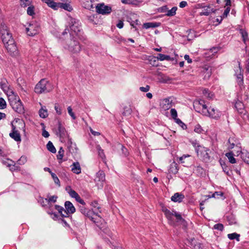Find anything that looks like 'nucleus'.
<instances>
[{"label":"nucleus","instance_id":"52","mask_svg":"<svg viewBox=\"0 0 249 249\" xmlns=\"http://www.w3.org/2000/svg\"><path fill=\"white\" fill-rule=\"evenodd\" d=\"M123 4H135L137 1V0H121Z\"/></svg>","mask_w":249,"mask_h":249},{"label":"nucleus","instance_id":"41","mask_svg":"<svg viewBox=\"0 0 249 249\" xmlns=\"http://www.w3.org/2000/svg\"><path fill=\"white\" fill-rule=\"evenodd\" d=\"M132 109L130 107H124V111L122 112V115L124 116H127L131 114Z\"/></svg>","mask_w":249,"mask_h":249},{"label":"nucleus","instance_id":"5","mask_svg":"<svg viewBox=\"0 0 249 249\" xmlns=\"http://www.w3.org/2000/svg\"><path fill=\"white\" fill-rule=\"evenodd\" d=\"M0 37L2 42L7 43L11 39H14L9 28L4 23H1L0 26Z\"/></svg>","mask_w":249,"mask_h":249},{"label":"nucleus","instance_id":"17","mask_svg":"<svg viewBox=\"0 0 249 249\" xmlns=\"http://www.w3.org/2000/svg\"><path fill=\"white\" fill-rule=\"evenodd\" d=\"M241 154H244V153L242 151L241 145H239L232 149L229 150V152L226 153L225 156H240Z\"/></svg>","mask_w":249,"mask_h":249},{"label":"nucleus","instance_id":"24","mask_svg":"<svg viewBox=\"0 0 249 249\" xmlns=\"http://www.w3.org/2000/svg\"><path fill=\"white\" fill-rule=\"evenodd\" d=\"M178 164L175 161L171 163L168 169V173L169 174H176L178 172Z\"/></svg>","mask_w":249,"mask_h":249},{"label":"nucleus","instance_id":"51","mask_svg":"<svg viewBox=\"0 0 249 249\" xmlns=\"http://www.w3.org/2000/svg\"><path fill=\"white\" fill-rule=\"evenodd\" d=\"M51 175L52 178H53V180L54 183L58 185V186H60V181H59L58 178L56 176V175L53 173H51Z\"/></svg>","mask_w":249,"mask_h":249},{"label":"nucleus","instance_id":"39","mask_svg":"<svg viewBox=\"0 0 249 249\" xmlns=\"http://www.w3.org/2000/svg\"><path fill=\"white\" fill-rule=\"evenodd\" d=\"M239 237L240 235L239 234H237L236 232H234L232 233H230L228 234V237L230 240H233L236 239L237 241H239Z\"/></svg>","mask_w":249,"mask_h":249},{"label":"nucleus","instance_id":"35","mask_svg":"<svg viewBox=\"0 0 249 249\" xmlns=\"http://www.w3.org/2000/svg\"><path fill=\"white\" fill-rule=\"evenodd\" d=\"M44 107V108L43 107H42L39 110V116L43 119L47 118L48 116V111L46 109V107Z\"/></svg>","mask_w":249,"mask_h":249},{"label":"nucleus","instance_id":"3","mask_svg":"<svg viewBox=\"0 0 249 249\" xmlns=\"http://www.w3.org/2000/svg\"><path fill=\"white\" fill-rule=\"evenodd\" d=\"M70 24L71 37H73L75 36V37L77 36L80 40L82 41L85 40L86 37L84 35L83 32L79 23V21L75 18H71Z\"/></svg>","mask_w":249,"mask_h":249},{"label":"nucleus","instance_id":"21","mask_svg":"<svg viewBox=\"0 0 249 249\" xmlns=\"http://www.w3.org/2000/svg\"><path fill=\"white\" fill-rule=\"evenodd\" d=\"M0 87L1 89L6 93L10 91V88L7 79L5 78L1 79L0 82Z\"/></svg>","mask_w":249,"mask_h":249},{"label":"nucleus","instance_id":"42","mask_svg":"<svg viewBox=\"0 0 249 249\" xmlns=\"http://www.w3.org/2000/svg\"><path fill=\"white\" fill-rule=\"evenodd\" d=\"M118 147L121 149L122 154L124 156H127L129 154L127 149L121 143L118 144Z\"/></svg>","mask_w":249,"mask_h":249},{"label":"nucleus","instance_id":"6","mask_svg":"<svg viewBox=\"0 0 249 249\" xmlns=\"http://www.w3.org/2000/svg\"><path fill=\"white\" fill-rule=\"evenodd\" d=\"M67 46L66 48L72 53H78L81 50V45L75 36L71 37L70 42Z\"/></svg>","mask_w":249,"mask_h":249},{"label":"nucleus","instance_id":"60","mask_svg":"<svg viewBox=\"0 0 249 249\" xmlns=\"http://www.w3.org/2000/svg\"><path fill=\"white\" fill-rule=\"evenodd\" d=\"M57 196H50L48 199H46L48 202L54 203L56 201Z\"/></svg>","mask_w":249,"mask_h":249},{"label":"nucleus","instance_id":"64","mask_svg":"<svg viewBox=\"0 0 249 249\" xmlns=\"http://www.w3.org/2000/svg\"><path fill=\"white\" fill-rule=\"evenodd\" d=\"M230 10H231L230 7L229 6H227V7L225 10L224 13L223 14L222 17L223 18L227 17L228 15L229 14Z\"/></svg>","mask_w":249,"mask_h":249},{"label":"nucleus","instance_id":"27","mask_svg":"<svg viewBox=\"0 0 249 249\" xmlns=\"http://www.w3.org/2000/svg\"><path fill=\"white\" fill-rule=\"evenodd\" d=\"M189 242L193 249H202V244L199 242H196L195 238H191L189 240Z\"/></svg>","mask_w":249,"mask_h":249},{"label":"nucleus","instance_id":"45","mask_svg":"<svg viewBox=\"0 0 249 249\" xmlns=\"http://www.w3.org/2000/svg\"><path fill=\"white\" fill-rule=\"evenodd\" d=\"M27 14L29 16H33L35 15V7L33 5L29 6L27 8Z\"/></svg>","mask_w":249,"mask_h":249},{"label":"nucleus","instance_id":"23","mask_svg":"<svg viewBox=\"0 0 249 249\" xmlns=\"http://www.w3.org/2000/svg\"><path fill=\"white\" fill-rule=\"evenodd\" d=\"M42 1L45 2L47 5L53 9V10H57L59 8V2H56L53 0H41Z\"/></svg>","mask_w":249,"mask_h":249},{"label":"nucleus","instance_id":"13","mask_svg":"<svg viewBox=\"0 0 249 249\" xmlns=\"http://www.w3.org/2000/svg\"><path fill=\"white\" fill-rule=\"evenodd\" d=\"M10 106L16 112L19 114H23L24 113V108L20 99L18 102H15L13 104L11 103Z\"/></svg>","mask_w":249,"mask_h":249},{"label":"nucleus","instance_id":"11","mask_svg":"<svg viewBox=\"0 0 249 249\" xmlns=\"http://www.w3.org/2000/svg\"><path fill=\"white\" fill-rule=\"evenodd\" d=\"M65 211L64 213L62 214V217H69V214H72L75 212V208L73 205L69 201H66L65 202Z\"/></svg>","mask_w":249,"mask_h":249},{"label":"nucleus","instance_id":"19","mask_svg":"<svg viewBox=\"0 0 249 249\" xmlns=\"http://www.w3.org/2000/svg\"><path fill=\"white\" fill-rule=\"evenodd\" d=\"M105 181V174L103 171H99L96 173L95 181L97 184L100 183L101 185H103V183Z\"/></svg>","mask_w":249,"mask_h":249},{"label":"nucleus","instance_id":"20","mask_svg":"<svg viewBox=\"0 0 249 249\" xmlns=\"http://www.w3.org/2000/svg\"><path fill=\"white\" fill-rule=\"evenodd\" d=\"M9 92V94H8V93L7 94L8 96V101L10 105L11 103L13 104L15 102L19 101V97L17 93L14 92L13 90L10 91Z\"/></svg>","mask_w":249,"mask_h":249},{"label":"nucleus","instance_id":"59","mask_svg":"<svg viewBox=\"0 0 249 249\" xmlns=\"http://www.w3.org/2000/svg\"><path fill=\"white\" fill-rule=\"evenodd\" d=\"M195 106L196 107H197V106H199L200 107H201V106L205 103V102L204 100L200 99L198 101H195Z\"/></svg>","mask_w":249,"mask_h":249},{"label":"nucleus","instance_id":"34","mask_svg":"<svg viewBox=\"0 0 249 249\" xmlns=\"http://www.w3.org/2000/svg\"><path fill=\"white\" fill-rule=\"evenodd\" d=\"M206 9L204 8V10L200 13V16H209L211 13L214 12V10H213V9L211 8L209 5L206 6Z\"/></svg>","mask_w":249,"mask_h":249},{"label":"nucleus","instance_id":"47","mask_svg":"<svg viewBox=\"0 0 249 249\" xmlns=\"http://www.w3.org/2000/svg\"><path fill=\"white\" fill-rule=\"evenodd\" d=\"M150 64L153 66H157L156 64L157 58L154 56H150L148 59Z\"/></svg>","mask_w":249,"mask_h":249},{"label":"nucleus","instance_id":"1","mask_svg":"<svg viewBox=\"0 0 249 249\" xmlns=\"http://www.w3.org/2000/svg\"><path fill=\"white\" fill-rule=\"evenodd\" d=\"M85 205L79 206L78 210L81 213L89 218L91 221L94 223L99 228L102 230L104 232L112 238V233L110 230L106 228V223L103 219L98 214L93 211L89 210L85 207Z\"/></svg>","mask_w":249,"mask_h":249},{"label":"nucleus","instance_id":"57","mask_svg":"<svg viewBox=\"0 0 249 249\" xmlns=\"http://www.w3.org/2000/svg\"><path fill=\"white\" fill-rule=\"evenodd\" d=\"M224 193L222 192H215L212 195V196L213 198H218L219 196H223Z\"/></svg>","mask_w":249,"mask_h":249},{"label":"nucleus","instance_id":"7","mask_svg":"<svg viewBox=\"0 0 249 249\" xmlns=\"http://www.w3.org/2000/svg\"><path fill=\"white\" fill-rule=\"evenodd\" d=\"M8 53L13 56L16 57L18 54V51L14 39H11L7 43H4Z\"/></svg>","mask_w":249,"mask_h":249},{"label":"nucleus","instance_id":"58","mask_svg":"<svg viewBox=\"0 0 249 249\" xmlns=\"http://www.w3.org/2000/svg\"><path fill=\"white\" fill-rule=\"evenodd\" d=\"M20 5L22 7H25L30 5V2L29 0H20Z\"/></svg>","mask_w":249,"mask_h":249},{"label":"nucleus","instance_id":"30","mask_svg":"<svg viewBox=\"0 0 249 249\" xmlns=\"http://www.w3.org/2000/svg\"><path fill=\"white\" fill-rule=\"evenodd\" d=\"M71 171L76 174H79L81 173V169L79 162H76L73 163L71 165Z\"/></svg>","mask_w":249,"mask_h":249},{"label":"nucleus","instance_id":"40","mask_svg":"<svg viewBox=\"0 0 249 249\" xmlns=\"http://www.w3.org/2000/svg\"><path fill=\"white\" fill-rule=\"evenodd\" d=\"M84 2V7L86 9H91L93 8V4L91 0H85Z\"/></svg>","mask_w":249,"mask_h":249},{"label":"nucleus","instance_id":"56","mask_svg":"<svg viewBox=\"0 0 249 249\" xmlns=\"http://www.w3.org/2000/svg\"><path fill=\"white\" fill-rule=\"evenodd\" d=\"M54 109L56 111V112L58 115H61L62 114V108L59 106V104L57 103L55 104Z\"/></svg>","mask_w":249,"mask_h":249},{"label":"nucleus","instance_id":"53","mask_svg":"<svg viewBox=\"0 0 249 249\" xmlns=\"http://www.w3.org/2000/svg\"><path fill=\"white\" fill-rule=\"evenodd\" d=\"M6 107V103L3 98H0V109H3Z\"/></svg>","mask_w":249,"mask_h":249},{"label":"nucleus","instance_id":"33","mask_svg":"<svg viewBox=\"0 0 249 249\" xmlns=\"http://www.w3.org/2000/svg\"><path fill=\"white\" fill-rule=\"evenodd\" d=\"M59 8H61L69 12H71L72 10V7L67 2H59Z\"/></svg>","mask_w":249,"mask_h":249},{"label":"nucleus","instance_id":"12","mask_svg":"<svg viewBox=\"0 0 249 249\" xmlns=\"http://www.w3.org/2000/svg\"><path fill=\"white\" fill-rule=\"evenodd\" d=\"M205 112H207L206 116H208L209 117L215 120H218L219 118H220L221 114L220 111L216 109H215L214 107H210L208 111L207 110Z\"/></svg>","mask_w":249,"mask_h":249},{"label":"nucleus","instance_id":"54","mask_svg":"<svg viewBox=\"0 0 249 249\" xmlns=\"http://www.w3.org/2000/svg\"><path fill=\"white\" fill-rule=\"evenodd\" d=\"M68 111L69 114L71 116L72 119L73 120H75L76 118V117L75 115L74 112H73L72 109V108L70 106L68 107Z\"/></svg>","mask_w":249,"mask_h":249},{"label":"nucleus","instance_id":"49","mask_svg":"<svg viewBox=\"0 0 249 249\" xmlns=\"http://www.w3.org/2000/svg\"><path fill=\"white\" fill-rule=\"evenodd\" d=\"M171 115L172 118L175 121L178 118V113L175 108H172L170 110Z\"/></svg>","mask_w":249,"mask_h":249},{"label":"nucleus","instance_id":"15","mask_svg":"<svg viewBox=\"0 0 249 249\" xmlns=\"http://www.w3.org/2000/svg\"><path fill=\"white\" fill-rule=\"evenodd\" d=\"M12 132L9 134L11 138L13 139L16 142H21V136L18 131L16 130V126L11 123Z\"/></svg>","mask_w":249,"mask_h":249},{"label":"nucleus","instance_id":"48","mask_svg":"<svg viewBox=\"0 0 249 249\" xmlns=\"http://www.w3.org/2000/svg\"><path fill=\"white\" fill-rule=\"evenodd\" d=\"M202 92L205 96L208 98H213V95L211 93L209 90L207 89H204Z\"/></svg>","mask_w":249,"mask_h":249},{"label":"nucleus","instance_id":"43","mask_svg":"<svg viewBox=\"0 0 249 249\" xmlns=\"http://www.w3.org/2000/svg\"><path fill=\"white\" fill-rule=\"evenodd\" d=\"M229 144H235V145H240V143L239 142L238 140L234 137H231L228 140Z\"/></svg>","mask_w":249,"mask_h":249},{"label":"nucleus","instance_id":"26","mask_svg":"<svg viewBox=\"0 0 249 249\" xmlns=\"http://www.w3.org/2000/svg\"><path fill=\"white\" fill-rule=\"evenodd\" d=\"M161 25L160 22H146L143 23L142 27L145 29H149L150 28H154L160 26Z\"/></svg>","mask_w":249,"mask_h":249},{"label":"nucleus","instance_id":"8","mask_svg":"<svg viewBox=\"0 0 249 249\" xmlns=\"http://www.w3.org/2000/svg\"><path fill=\"white\" fill-rule=\"evenodd\" d=\"M40 30V26L36 22H31L29 26L26 28V32L29 36H33L39 33Z\"/></svg>","mask_w":249,"mask_h":249},{"label":"nucleus","instance_id":"46","mask_svg":"<svg viewBox=\"0 0 249 249\" xmlns=\"http://www.w3.org/2000/svg\"><path fill=\"white\" fill-rule=\"evenodd\" d=\"M194 131L197 133H203L204 130L199 124H197L195 126Z\"/></svg>","mask_w":249,"mask_h":249},{"label":"nucleus","instance_id":"61","mask_svg":"<svg viewBox=\"0 0 249 249\" xmlns=\"http://www.w3.org/2000/svg\"><path fill=\"white\" fill-rule=\"evenodd\" d=\"M207 110H209V109H208V107H207V106H206V105L205 104H204L202 106H201V111H202V113L203 114V115H207V112H205V111H206Z\"/></svg>","mask_w":249,"mask_h":249},{"label":"nucleus","instance_id":"44","mask_svg":"<svg viewBox=\"0 0 249 249\" xmlns=\"http://www.w3.org/2000/svg\"><path fill=\"white\" fill-rule=\"evenodd\" d=\"M175 122L178 124L183 130H186L187 128V125L185 124L180 119H176Z\"/></svg>","mask_w":249,"mask_h":249},{"label":"nucleus","instance_id":"4","mask_svg":"<svg viewBox=\"0 0 249 249\" xmlns=\"http://www.w3.org/2000/svg\"><path fill=\"white\" fill-rule=\"evenodd\" d=\"M53 89L52 84L46 79H42L36 86L35 92L37 94L47 93Z\"/></svg>","mask_w":249,"mask_h":249},{"label":"nucleus","instance_id":"37","mask_svg":"<svg viewBox=\"0 0 249 249\" xmlns=\"http://www.w3.org/2000/svg\"><path fill=\"white\" fill-rule=\"evenodd\" d=\"M178 9L177 7H173L171 9L167 10V13L165 14L166 16L168 17L174 16L176 14V11Z\"/></svg>","mask_w":249,"mask_h":249},{"label":"nucleus","instance_id":"55","mask_svg":"<svg viewBox=\"0 0 249 249\" xmlns=\"http://www.w3.org/2000/svg\"><path fill=\"white\" fill-rule=\"evenodd\" d=\"M213 229L220 231H222L224 230V226L222 224L218 223L214 225Z\"/></svg>","mask_w":249,"mask_h":249},{"label":"nucleus","instance_id":"28","mask_svg":"<svg viewBox=\"0 0 249 249\" xmlns=\"http://www.w3.org/2000/svg\"><path fill=\"white\" fill-rule=\"evenodd\" d=\"M78 149L75 147V145H70L68 146V153L69 156H75L78 153Z\"/></svg>","mask_w":249,"mask_h":249},{"label":"nucleus","instance_id":"62","mask_svg":"<svg viewBox=\"0 0 249 249\" xmlns=\"http://www.w3.org/2000/svg\"><path fill=\"white\" fill-rule=\"evenodd\" d=\"M187 157H177V158L176 159H174V161H175L176 162L177 161L179 163H184V161H183V159L185 158H187Z\"/></svg>","mask_w":249,"mask_h":249},{"label":"nucleus","instance_id":"10","mask_svg":"<svg viewBox=\"0 0 249 249\" xmlns=\"http://www.w3.org/2000/svg\"><path fill=\"white\" fill-rule=\"evenodd\" d=\"M56 134L60 137V139L64 140L68 136V133L66 131L64 125L59 120L57 122V131Z\"/></svg>","mask_w":249,"mask_h":249},{"label":"nucleus","instance_id":"9","mask_svg":"<svg viewBox=\"0 0 249 249\" xmlns=\"http://www.w3.org/2000/svg\"><path fill=\"white\" fill-rule=\"evenodd\" d=\"M95 8L97 13L103 15H108L112 11L111 7L106 5L104 3H98Z\"/></svg>","mask_w":249,"mask_h":249},{"label":"nucleus","instance_id":"2","mask_svg":"<svg viewBox=\"0 0 249 249\" xmlns=\"http://www.w3.org/2000/svg\"><path fill=\"white\" fill-rule=\"evenodd\" d=\"M162 211L170 225L174 226L176 225L173 218L174 216H175L176 218L177 222L179 223L184 229L187 228L188 225L187 222L182 217L181 215L179 213L174 211L171 212L170 210L166 208L163 209Z\"/></svg>","mask_w":249,"mask_h":249},{"label":"nucleus","instance_id":"63","mask_svg":"<svg viewBox=\"0 0 249 249\" xmlns=\"http://www.w3.org/2000/svg\"><path fill=\"white\" fill-rule=\"evenodd\" d=\"M96 149L98 152L99 156H102V155L105 156L104 153V150L102 149L101 147L99 145H97Z\"/></svg>","mask_w":249,"mask_h":249},{"label":"nucleus","instance_id":"18","mask_svg":"<svg viewBox=\"0 0 249 249\" xmlns=\"http://www.w3.org/2000/svg\"><path fill=\"white\" fill-rule=\"evenodd\" d=\"M210 150L206 147L202 146L199 144H197V147H196V152L197 155L200 156H208Z\"/></svg>","mask_w":249,"mask_h":249},{"label":"nucleus","instance_id":"32","mask_svg":"<svg viewBox=\"0 0 249 249\" xmlns=\"http://www.w3.org/2000/svg\"><path fill=\"white\" fill-rule=\"evenodd\" d=\"M157 58L158 60H160V61H163L164 60L173 61L174 60V58H171L169 55L162 53H158Z\"/></svg>","mask_w":249,"mask_h":249},{"label":"nucleus","instance_id":"22","mask_svg":"<svg viewBox=\"0 0 249 249\" xmlns=\"http://www.w3.org/2000/svg\"><path fill=\"white\" fill-rule=\"evenodd\" d=\"M184 198L185 196L183 194L176 193L171 197V199L174 202L180 203Z\"/></svg>","mask_w":249,"mask_h":249},{"label":"nucleus","instance_id":"50","mask_svg":"<svg viewBox=\"0 0 249 249\" xmlns=\"http://www.w3.org/2000/svg\"><path fill=\"white\" fill-rule=\"evenodd\" d=\"M55 209L58 211V213L62 217V214L64 213V211H65L64 208L61 206L55 205Z\"/></svg>","mask_w":249,"mask_h":249},{"label":"nucleus","instance_id":"16","mask_svg":"<svg viewBox=\"0 0 249 249\" xmlns=\"http://www.w3.org/2000/svg\"><path fill=\"white\" fill-rule=\"evenodd\" d=\"M243 71H244L243 69H241V72L239 71V73L236 74V82L240 90H242L245 89V86L244 85Z\"/></svg>","mask_w":249,"mask_h":249},{"label":"nucleus","instance_id":"31","mask_svg":"<svg viewBox=\"0 0 249 249\" xmlns=\"http://www.w3.org/2000/svg\"><path fill=\"white\" fill-rule=\"evenodd\" d=\"M66 191L71 197L74 198L75 199L79 196L77 192L71 188V186L66 187Z\"/></svg>","mask_w":249,"mask_h":249},{"label":"nucleus","instance_id":"36","mask_svg":"<svg viewBox=\"0 0 249 249\" xmlns=\"http://www.w3.org/2000/svg\"><path fill=\"white\" fill-rule=\"evenodd\" d=\"M128 21L130 23V25L135 29V31L138 33V29L136 25L140 24L139 23V20L138 19L133 20L131 18H130L128 19Z\"/></svg>","mask_w":249,"mask_h":249},{"label":"nucleus","instance_id":"29","mask_svg":"<svg viewBox=\"0 0 249 249\" xmlns=\"http://www.w3.org/2000/svg\"><path fill=\"white\" fill-rule=\"evenodd\" d=\"M239 33L242 36V40L244 43L246 45L247 42L249 40L247 32L244 29H240Z\"/></svg>","mask_w":249,"mask_h":249},{"label":"nucleus","instance_id":"38","mask_svg":"<svg viewBox=\"0 0 249 249\" xmlns=\"http://www.w3.org/2000/svg\"><path fill=\"white\" fill-rule=\"evenodd\" d=\"M47 148L49 151H50L53 154L55 153L56 152L55 147L54 146L53 143L51 141H49L48 142L47 144Z\"/></svg>","mask_w":249,"mask_h":249},{"label":"nucleus","instance_id":"14","mask_svg":"<svg viewBox=\"0 0 249 249\" xmlns=\"http://www.w3.org/2000/svg\"><path fill=\"white\" fill-rule=\"evenodd\" d=\"M3 159H1L2 163L8 167L11 171H14L16 170L15 162L7 158V157H2Z\"/></svg>","mask_w":249,"mask_h":249},{"label":"nucleus","instance_id":"25","mask_svg":"<svg viewBox=\"0 0 249 249\" xmlns=\"http://www.w3.org/2000/svg\"><path fill=\"white\" fill-rule=\"evenodd\" d=\"M234 106L239 114H245L244 112L245 110L244 109V105L242 102L239 101L236 102Z\"/></svg>","mask_w":249,"mask_h":249}]
</instances>
